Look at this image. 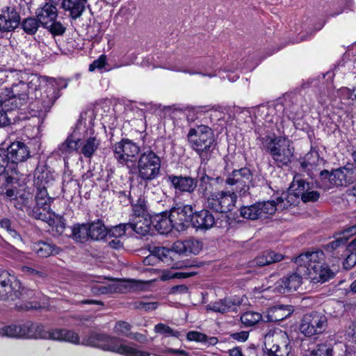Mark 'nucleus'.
I'll return each instance as SVG.
<instances>
[{"instance_id": "cd10ccee", "label": "nucleus", "mask_w": 356, "mask_h": 356, "mask_svg": "<svg viewBox=\"0 0 356 356\" xmlns=\"http://www.w3.org/2000/svg\"><path fill=\"white\" fill-rule=\"evenodd\" d=\"M88 0H63L62 6L73 19L79 18L86 10Z\"/></svg>"}, {"instance_id": "ea45409f", "label": "nucleus", "mask_w": 356, "mask_h": 356, "mask_svg": "<svg viewBox=\"0 0 356 356\" xmlns=\"http://www.w3.org/2000/svg\"><path fill=\"white\" fill-rule=\"evenodd\" d=\"M303 356H332V348L327 343L318 344L314 348L305 350Z\"/></svg>"}, {"instance_id": "7ed1b4c3", "label": "nucleus", "mask_w": 356, "mask_h": 356, "mask_svg": "<svg viewBox=\"0 0 356 356\" xmlns=\"http://www.w3.org/2000/svg\"><path fill=\"white\" fill-rule=\"evenodd\" d=\"M319 193L312 190L310 184L306 181L300 175H296L290 185L289 191L283 193L278 197V203L283 204V208L296 204L299 198L303 202H315L319 198Z\"/></svg>"}, {"instance_id": "aec40b11", "label": "nucleus", "mask_w": 356, "mask_h": 356, "mask_svg": "<svg viewBox=\"0 0 356 356\" xmlns=\"http://www.w3.org/2000/svg\"><path fill=\"white\" fill-rule=\"evenodd\" d=\"M20 15L14 7H6L0 11V31L11 32L20 23Z\"/></svg>"}, {"instance_id": "37998d69", "label": "nucleus", "mask_w": 356, "mask_h": 356, "mask_svg": "<svg viewBox=\"0 0 356 356\" xmlns=\"http://www.w3.org/2000/svg\"><path fill=\"white\" fill-rule=\"evenodd\" d=\"M149 216L146 202L144 199L139 198L136 203L132 205V214L131 218H138Z\"/></svg>"}, {"instance_id": "6e6d98bb", "label": "nucleus", "mask_w": 356, "mask_h": 356, "mask_svg": "<svg viewBox=\"0 0 356 356\" xmlns=\"http://www.w3.org/2000/svg\"><path fill=\"white\" fill-rule=\"evenodd\" d=\"M128 223L120 224L113 227L108 232L109 235L113 238H120L125 235L127 231H130V227Z\"/></svg>"}, {"instance_id": "a18cd8bd", "label": "nucleus", "mask_w": 356, "mask_h": 356, "mask_svg": "<svg viewBox=\"0 0 356 356\" xmlns=\"http://www.w3.org/2000/svg\"><path fill=\"white\" fill-rule=\"evenodd\" d=\"M337 93L341 99L345 101L347 104H356V87L353 90L348 88L343 87L338 90Z\"/></svg>"}, {"instance_id": "5fc2aeb1", "label": "nucleus", "mask_w": 356, "mask_h": 356, "mask_svg": "<svg viewBox=\"0 0 356 356\" xmlns=\"http://www.w3.org/2000/svg\"><path fill=\"white\" fill-rule=\"evenodd\" d=\"M44 27L55 35H62L66 30L65 26L60 22L56 21V19L52 20L51 23Z\"/></svg>"}, {"instance_id": "0e129e2a", "label": "nucleus", "mask_w": 356, "mask_h": 356, "mask_svg": "<svg viewBox=\"0 0 356 356\" xmlns=\"http://www.w3.org/2000/svg\"><path fill=\"white\" fill-rule=\"evenodd\" d=\"M230 337L232 339L236 340L238 341L244 342L249 337V332L246 331H241L239 332H234L231 334Z\"/></svg>"}, {"instance_id": "f257e3e1", "label": "nucleus", "mask_w": 356, "mask_h": 356, "mask_svg": "<svg viewBox=\"0 0 356 356\" xmlns=\"http://www.w3.org/2000/svg\"><path fill=\"white\" fill-rule=\"evenodd\" d=\"M298 271L305 279L314 283L325 282L334 276V273L325 263L323 251L307 252L299 255L295 260Z\"/></svg>"}, {"instance_id": "1a4fd4ad", "label": "nucleus", "mask_w": 356, "mask_h": 356, "mask_svg": "<svg viewBox=\"0 0 356 356\" xmlns=\"http://www.w3.org/2000/svg\"><path fill=\"white\" fill-rule=\"evenodd\" d=\"M265 356H289L290 341L286 332L270 330L264 337Z\"/></svg>"}, {"instance_id": "de8ad7c7", "label": "nucleus", "mask_w": 356, "mask_h": 356, "mask_svg": "<svg viewBox=\"0 0 356 356\" xmlns=\"http://www.w3.org/2000/svg\"><path fill=\"white\" fill-rule=\"evenodd\" d=\"M259 210L257 203L248 207H243L241 209V215L244 218L256 220L260 218Z\"/></svg>"}, {"instance_id": "052dcab7", "label": "nucleus", "mask_w": 356, "mask_h": 356, "mask_svg": "<svg viewBox=\"0 0 356 356\" xmlns=\"http://www.w3.org/2000/svg\"><path fill=\"white\" fill-rule=\"evenodd\" d=\"M106 63V57L105 55H101L99 58L95 60L89 66V70L90 72L94 71L96 69L103 68Z\"/></svg>"}, {"instance_id": "f3484780", "label": "nucleus", "mask_w": 356, "mask_h": 356, "mask_svg": "<svg viewBox=\"0 0 356 356\" xmlns=\"http://www.w3.org/2000/svg\"><path fill=\"white\" fill-rule=\"evenodd\" d=\"M29 86L25 82L20 81L17 83H13L11 88L5 87L4 94H8L7 102H10V109L21 107L28 97Z\"/></svg>"}, {"instance_id": "a19ab883", "label": "nucleus", "mask_w": 356, "mask_h": 356, "mask_svg": "<svg viewBox=\"0 0 356 356\" xmlns=\"http://www.w3.org/2000/svg\"><path fill=\"white\" fill-rule=\"evenodd\" d=\"M322 163L323 159H320L318 153L316 151H310L304 157L303 161L301 162V166L303 169L309 167H311V169H312L320 165Z\"/></svg>"}, {"instance_id": "49530a36", "label": "nucleus", "mask_w": 356, "mask_h": 356, "mask_svg": "<svg viewBox=\"0 0 356 356\" xmlns=\"http://www.w3.org/2000/svg\"><path fill=\"white\" fill-rule=\"evenodd\" d=\"M40 24V23L37 18L28 17L22 21L21 26L25 33L33 35L37 32Z\"/></svg>"}, {"instance_id": "a211bd4d", "label": "nucleus", "mask_w": 356, "mask_h": 356, "mask_svg": "<svg viewBox=\"0 0 356 356\" xmlns=\"http://www.w3.org/2000/svg\"><path fill=\"white\" fill-rule=\"evenodd\" d=\"M193 209L191 205L173 207L170 212L174 229L178 232L184 230L191 222Z\"/></svg>"}, {"instance_id": "4d7b16f0", "label": "nucleus", "mask_w": 356, "mask_h": 356, "mask_svg": "<svg viewBox=\"0 0 356 356\" xmlns=\"http://www.w3.org/2000/svg\"><path fill=\"white\" fill-rule=\"evenodd\" d=\"M0 226L3 228L8 234L14 239L20 240L21 236L17 231L12 227L10 220L3 218L0 220Z\"/></svg>"}, {"instance_id": "4be33fe9", "label": "nucleus", "mask_w": 356, "mask_h": 356, "mask_svg": "<svg viewBox=\"0 0 356 356\" xmlns=\"http://www.w3.org/2000/svg\"><path fill=\"white\" fill-rule=\"evenodd\" d=\"M168 181L176 191L183 193H193L197 187V181L195 179L186 176L170 175Z\"/></svg>"}, {"instance_id": "423d86ee", "label": "nucleus", "mask_w": 356, "mask_h": 356, "mask_svg": "<svg viewBox=\"0 0 356 356\" xmlns=\"http://www.w3.org/2000/svg\"><path fill=\"white\" fill-rule=\"evenodd\" d=\"M355 181L356 167L353 164H347L331 172L321 171L318 184L320 188L328 190L332 187L345 188Z\"/></svg>"}, {"instance_id": "13d9d810", "label": "nucleus", "mask_w": 356, "mask_h": 356, "mask_svg": "<svg viewBox=\"0 0 356 356\" xmlns=\"http://www.w3.org/2000/svg\"><path fill=\"white\" fill-rule=\"evenodd\" d=\"M186 339L189 341L204 342L207 339V336L197 331H190L186 334Z\"/></svg>"}, {"instance_id": "f704fd0d", "label": "nucleus", "mask_w": 356, "mask_h": 356, "mask_svg": "<svg viewBox=\"0 0 356 356\" xmlns=\"http://www.w3.org/2000/svg\"><path fill=\"white\" fill-rule=\"evenodd\" d=\"M258 208L259 209L260 218L266 219L272 216L276 211L277 207L284 209L283 204L278 203V198L277 203L274 201H267L264 202L257 203Z\"/></svg>"}, {"instance_id": "338daca9", "label": "nucleus", "mask_w": 356, "mask_h": 356, "mask_svg": "<svg viewBox=\"0 0 356 356\" xmlns=\"http://www.w3.org/2000/svg\"><path fill=\"white\" fill-rule=\"evenodd\" d=\"M188 291V287L186 285L174 286L170 289L172 294L186 293Z\"/></svg>"}, {"instance_id": "c03bdc74", "label": "nucleus", "mask_w": 356, "mask_h": 356, "mask_svg": "<svg viewBox=\"0 0 356 356\" xmlns=\"http://www.w3.org/2000/svg\"><path fill=\"white\" fill-rule=\"evenodd\" d=\"M356 234V225L351 226L347 229H346L343 233L342 236L338 237L334 241H332L330 244V247L332 249H337L341 245H343L348 241V237L350 235H353Z\"/></svg>"}, {"instance_id": "e433bc0d", "label": "nucleus", "mask_w": 356, "mask_h": 356, "mask_svg": "<svg viewBox=\"0 0 356 356\" xmlns=\"http://www.w3.org/2000/svg\"><path fill=\"white\" fill-rule=\"evenodd\" d=\"M72 237L79 243H84L90 238L88 224H78L72 228Z\"/></svg>"}, {"instance_id": "79ce46f5", "label": "nucleus", "mask_w": 356, "mask_h": 356, "mask_svg": "<svg viewBox=\"0 0 356 356\" xmlns=\"http://www.w3.org/2000/svg\"><path fill=\"white\" fill-rule=\"evenodd\" d=\"M157 301H151L148 298H144L136 300L132 303V306L136 309L143 310L145 312H151L155 310L159 306Z\"/></svg>"}, {"instance_id": "f8f14e48", "label": "nucleus", "mask_w": 356, "mask_h": 356, "mask_svg": "<svg viewBox=\"0 0 356 356\" xmlns=\"http://www.w3.org/2000/svg\"><path fill=\"white\" fill-rule=\"evenodd\" d=\"M252 172L248 168H241L234 170L227 175L225 180L226 185L231 187V191H234L236 195L243 196L248 193L249 184L252 179Z\"/></svg>"}, {"instance_id": "58836bf2", "label": "nucleus", "mask_w": 356, "mask_h": 356, "mask_svg": "<svg viewBox=\"0 0 356 356\" xmlns=\"http://www.w3.org/2000/svg\"><path fill=\"white\" fill-rule=\"evenodd\" d=\"M241 321L245 327H251L261 321L264 322V316L259 312L249 311L241 316Z\"/></svg>"}, {"instance_id": "c9c22d12", "label": "nucleus", "mask_w": 356, "mask_h": 356, "mask_svg": "<svg viewBox=\"0 0 356 356\" xmlns=\"http://www.w3.org/2000/svg\"><path fill=\"white\" fill-rule=\"evenodd\" d=\"M79 149L78 139L74 140L72 138H67L58 147V152L64 157V159L69 158L74 152L79 153Z\"/></svg>"}, {"instance_id": "ddd939ff", "label": "nucleus", "mask_w": 356, "mask_h": 356, "mask_svg": "<svg viewBox=\"0 0 356 356\" xmlns=\"http://www.w3.org/2000/svg\"><path fill=\"white\" fill-rule=\"evenodd\" d=\"M42 325L26 322L22 325H11L0 328V335L11 338H40Z\"/></svg>"}, {"instance_id": "6ab92c4d", "label": "nucleus", "mask_w": 356, "mask_h": 356, "mask_svg": "<svg viewBox=\"0 0 356 356\" xmlns=\"http://www.w3.org/2000/svg\"><path fill=\"white\" fill-rule=\"evenodd\" d=\"M303 278L305 275L298 271L297 267L295 273L287 275L277 281L273 290L280 293L296 291L302 284Z\"/></svg>"}, {"instance_id": "412c9836", "label": "nucleus", "mask_w": 356, "mask_h": 356, "mask_svg": "<svg viewBox=\"0 0 356 356\" xmlns=\"http://www.w3.org/2000/svg\"><path fill=\"white\" fill-rule=\"evenodd\" d=\"M6 151L10 163H13L16 165L18 163L26 161L30 156L29 147L22 141L13 142Z\"/></svg>"}, {"instance_id": "72a5a7b5", "label": "nucleus", "mask_w": 356, "mask_h": 356, "mask_svg": "<svg viewBox=\"0 0 356 356\" xmlns=\"http://www.w3.org/2000/svg\"><path fill=\"white\" fill-rule=\"evenodd\" d=\"M6 174L8 177H13L16 172V165L10 163L7 157L6 151L3 148H0V175Z\"/></svg>"}, {"instance_id": "bf43d9fd", "label": "nucleus", "mask_w": 356, "mask_h": 356, "mask_svg": "<svg viewBox=\"0 0 356 356\" xmlns=\"http://www.w3.org/2000/svg\"><path fill=\"white\" fill-rule=\"evenodd\" d=\"M171 254L170 249L165 247H157L154 250V254L161 261H168V257Z\"/></svg>"}, {"instance_id": "864d4df0", "label": "nucleus", "mask_w": 356, "mask_h": 356, "mask_svg": "<svg viewBox=\"0 0 356 356\" xmlns=\"http://www.w3.org/2000/svg\"><path fill=\"white\" fill-rule=\"evenodd\" d=\"M31 197V194L25 192L19 195H17L14 202L15 207L21 210L26 209V212L29 213V209H31L28 207V204Z\"/></svg>"}, {"instance_id": "9b49d317", "label": "nucleus", "mask_w": 356, "mask_h": 356, "mask_svg": "<svg viewBox=\"0 0 356 356\" xmlns=\"http://www.w3.org/2000/svg\"><path fill=\"white\" fill-rule=\"evenodd\" d=\"M161 168V159L153 151L140 154L138 161V175L144 181H151L158 177Z\"/></svg>"}, {"instance_id": "69168bd1", "label": "nucleus", "mask_w": 356, "mask_h": 356, "mask_svg": "<svg viewBox=\"0 0 356 356\" xmlns=\"http://www.w3.org/2000/svg\"><path fill=\"white\" fill-rule=\"evenodd\" d=\"M163 353L165 354H175L181 356H189V353L185 350L171 348H165Z\"/></svg>"}, {"instance_id": "e2e57ef3", "label": "nucleus", "mask_w": 356, "mask_h": 356, "mask_svg": "<svg viewBox=\"0 0 356 356\" xmlns=\"http://www.w3.org/2000/svg\"><path fill=\"white\" fill-rule=\"evenodd\" d=\"M171 253L175 252L179 254H185V241H177L172 246Z\"/></svg>"}, {"instance_id": "0eeeda50", "label": "nucleus", "mask_w": 356, "mask_h": 356, "mask_svg": "<svg viewBox=\"0 0 356 356\" xmlns=\"http://www.w3.org/2000/svg\"><path fill=\"white\" fill-rule=\"evenodd\" d=\"M47 175V172H42L41 177L38 176V181L35 183L37 187L35 205L32 209H29V214L36 219L50 222L55 214L50 209L52 199L49 196L45 186L47 184L44 180Z\"/></svg>"}, {"instance_id": "c756f323", "label": "nucleus", "mask_w": 356, "mask_h": 356, "mask_svg": "<svg viewBox=\"0 0 356 356\" xmlns=\"http://www.w3.org/2000/svg\"><path fill=\"white\" fill-rule=\"evenodd\" d=\"M283 255L273 251L266 252L250 261L249 265L251 267H261L270 264L280 261Z\"/></svg>"}, {"instance_id": "774afa93", "label": "nucleus", "mask_w": 356, "mask_h": 356, "mask_svg": "<svg viewBox=\"0 0 356 356\" xmlns=\"http://www.w3.org/2000/svg\"><path fill=\"white\" fill-rule=\"evenodd\" d=\"M194 275V273H175L172 275H170L168 276V278H178V279H182V278H186L188 277H191Z\"/></svg>"}, {"instance_id": "2f4dec72", "label": "nucleus", "mask_w": 356, "mask_h": 356, "mask_svg": "<svg viewBox=\"0 0 356 356\" xmlns=\"http://www.w3.org/2000/svg\"><path fill=\"white\" fill-rule=\"evenodd\" d=\"M153 222L154 223L155 228L161 234H166L170 232L172 228H174L170 216L167 213L156 216Z\"/></svg>"}, {"instance_id": "7c9ffc66", "label": "nucleus", "mask_w": 356, "mask_h": 356, "mask_svg": "<svg viewBox=\"0 0 356 356\" xmlns=\"http://www.w3.org/2000/svg\"><path fill=\"white\" fill-rule=\"evenodd\" d=\"M151 220L149 216L138 218H131L128 226L130 227V232L134 231L142 236L146 235L150 229Z\"/></svg>"}, {"instance_id": "20e7f679", "label": "nucleus", "mask_w": 356, "mask_h": 356, "mask_svg": "<svg viewBox=\"0 0 356 356\" xmlns=\"http://www.w3.org/2000/svg\"><path fill=\"white\" fill-rule=\"evenodd\" d=\"M187 138L192 149L199 155L202 163H206L211 158L214 143L211 129L206 125L197 126L189 130Z\"/></svg>"}, {"instance_id": "603ef678", "label": "nucleus", "mask_w": 356, "mask_h": 356, "mask_svg": "<svg viewBox=\"0 0 356 356\" xmlns=\"http://www.w3.org/2000/svg\"><path fill=\"white\" fill-rule=\"evenodd\" d=\"M202 243L197 240L188 239L185 241V254H197L202 250Z\"/></svg>"}, {"instance_id": "dca6fc26", "label": "nucleus", "mask_w": 356, "mask_h": 356, "mask_svg": "<svg viewBox=\"0 0 356 356\" xmlns=\"http://www.w3.org/2000/svg\"><path fill=\"white\" fill-rule=\"evenodd\" d=\"M139 147L129 140H122L114 146V156L119 163L129 166L138 154Z\"/></svg>"}, {"instance_id": "8fccbe9b", "label": "nucleus", "mask_w": 356, "mask_h": 356, "mask_svg": "<svg viewBox=\"0 0 356 356\" xmlns=\"http://www.w3.org/2000/svg\"><path fill=\"white\" fill-rule=\"evenodd\" d=\"M22 271L26 275L31 276L34 278L43 279L47 277V274L44 269L42 267H31L24 266L22 267Z\"/></svg>"}, {"instance_id": "39448f33", "label": "nucleus", "mask_w": 356, "mask_h": 356, "mask_svg": "<svg viewBox=\"0 0 356 356\" xmlns=\"http://www.w3.org/2000/svg\"><path fill=\"white\" fill-rule=\"evenodd\" d=\"M100 348L104 351L115 353L124 356H131L134 346L127 345L122 340L102 333L90 332L83 337L81 344Z\"/></svg>"}, {"instance_id": "3c124183", "label": "nucleus", "mask_w": 356, "mask_h": 356, "mask_svg": "<svg viewBox=\"0 0 356 356\" xmlns=\"http://www.w3.org/2000/svg\"><path fill=\"white\" fill-rule=\"evenodd\" d=\"M131 329V325L129 323L126 321H120L115 323L113 327V331L116 334L119 336L130 337Z\"/></svg>"}, {"instance_id": "bb28decb", "label": "nucleus", "mask_w": 356, "mask_h": 356, "mask_svg": "<svg viewBox=\"0 0 356 356\" xmlns=\"http://www.w3.org/2000/svg\"><path fill=\"white\" fill-rule=\"evenodd\" d=\"M241 301L236 298H229L211 302L207 305V309L218 313H226L241 305Z\"/></svg>"}, {"instance_id": "f03ea898", "label": "nucleus", "mask_w": 356, "mask_h": 356, "mask_svg": "<svg viewBox=\"0 0 356 356\" xmlns=\"http://www.w3.org/2000/svg\"><path fill=\"white\" fill-rule=\"evenodd\" d=\"M263 148L269 153L278 167L291 163L293 156L292 142L284 136H266L261 138Z\"/></svg>"}, {"instance_id": "09e8293b", "label": "nucleus", "mask_w": 356, "mask_h": 356, "mask_svg": "<svg viewBox=\"0 0 356 356\" xmlns=\"http://www.w3.org/2000/svg\"><path fill=\"white\" fill-rule=\"evenodd\" d=\"M154 332L164 337H175L179 338L181 333L179 331L172 330L170 326L164 323H159L154 326Z\"/></svg>"}, {"instance_id": "9d476101", "label": "nucleus", "mask_w": 356, "mask_h": 356, "mask_svg": "<svg viewBox=\"0 0 356 356\" xmlns=\"http://www.w3.org/2000/svg\"><path fill=\"white\" fill-rule=\"evenodd\" d=\"M206 200V207L218 213L232 211L236 205L237 195L234 191H218L211 193Z\"/></svg>"}, {"instance_id": "6e6552de", "label": "nucleus", "mask_w": 356, "mask_h": 356, "mask_svg": "<svg viewBox=\"0 0 356 356\" xmlns=\"http://www.w3.org/2000/svg\"><path fill=\"white\" fill-rule=\"evenodd\" d=\"M35 293L24 288L21 282L6 271H0V300L21 299L28 301L33 299Z\"/></svg>"}, {"instance_id": "473e14b6", "label": "nucleus", "mask_w": 356, "mask_h": 356, "mask_svg": "<svg viewBox=\"0 0 356 356\" xmlns=\"http://www.w3.org/2000/svg\"><path fill=\"white\" fill-rule=\"evenodd\" d=\"M89 236L92 240L100 241L104 239L108 232L102 221L97 220L88 224Z\"/></svg>"}, {"instance_id": "2eb2a0df", "label": "nucleus", "mask_w": 356, "mask_h": 356, "mask_svg": "<svg viewBox=\"0 0 356 356\" xmlns=\"http://www.w3.org/2000/svg\"><path fill=\"white\" fill-rule=\"evenodd\" d=\"M40 339L64 341L73 345L81 344L79 334L76 332L65 328H56L46 331L42 325Z\"/></svg>"}, {"instance_id": "680f3d73", "label": "nucleus", "mask_w": 356, "mask_h": 356, "mask_svg": "<svg viewBox=\"0 0 356 356\" xmlns=\"http://www.w3.org/2000/svg\"><path fill=\"white\" fill-rule=\"evenodd\" d=\"M8 109V108L5 106L0 108V127L7 126L10 123V119L6 113V111Z\"/></svg>"}, {"instance_id": "5701e85b", "label": "nucleus", "mask_w": 356, "mask_h": 356, "mask_svg": "<svg viewBox=\"0 0 356 356\" xmlns=\"http://www.w3.org/2000/svg\"><path fill=\"white\" fill-rule=\"evenodd\" d=\"M191 223L197 229H209L215 224V218L208 210L204 209L193 213Z\"/></svg>"}, {"instance_id": "4468645a", "label": "nucleus", "mask_w": 356, "mask_h": 356, "mask_svg": "<svg viewBox=\"0 0 356 356\" xmlns=\"http://www.w3.org/2000/svg\"><path fill=\"white\" fill-rule=\"evenodd\" d=\"M327 327V318L317 312L305 314L301 320L300 331L306 337L322 333Z\"/></svg>"}, {"instance_id": "b1692460", "label": "nucleus", "mask_w": 356, "mask_h": 356, "mask_svg": "<svg viewBox=\"0 0 356 356\" xmlns=\"http://www.w3.org/2000/svg\"><path fill=\"white\" fill-rule=\"evenodd\" d=\"M36 17L40 24L44 27L56 19L58 10L51 3H46L43 6L38 8L36 11Z\"/></svg>"}, {"instance_id": "4c0bfd02", "label": "nucleus", "mask_w": 356, "mask_h": 356, "mask_svg": "<svg viewBox=\"0 0 356 356\" xmlns=\"http://www.w3.org/2000/svg\"><path fill=\"white\" fill-rule=\"evenodd\" d=\"M56 97L54 95V89L49 88L42 95L41 101H37L36 104L41 103L42 106L38 107L40 112H47L54 104Z\"/></svg>"}, {"instance_id": "c85d7f7f", "label": "nucleus", "mask_w": 356, "mask_h": 356, "mask_svg": "<svg viewBox=\"0 0 356 356\" xmlns=\"http://www.w3.org/2000/svg\"><path fill=\"white\" fill-rule=\"evenodd\" d=\"M79 154H83L86 158H91L99 146V140L95 136H90L86 139H78Z\"/></svg>"}, {"instance_id": "a878e982", "label": "nucleus", "mask_w": 356, "mask_h": 356, "mask_svg": "<svg viewBox=\"0 0 356 356\" xmlns=\"http://www.w3.org/2000/svg\"><path fill=\"white\" fill-rule=\"evenodd\" d=\"M293 309L291 306L279 305L269 308L264 315V322L280 321L291 315Z\"/></svg>"}, {"instance_id": "393cba45", "label": "nucleus", "mask_w": 356, "mask_h": 356, "mask_svg": "<svg viewBox=\"0 0 356 356\" xmlns=\"http://www.w3.org/2000/svg\"><path fill=\"white\" fill-rule=\"evenodd\" d=\"M32 250L38 257L47 258L58 254L61 249L49 241H40L32 245Z\"/></svg>"}]
</instances>
